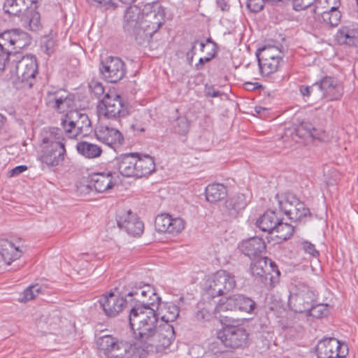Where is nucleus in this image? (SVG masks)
<instances>
[{"label": "nucleus", "instance_id": "60", "mask_svg": "<svg viewBox=\"0 0 358 358\" xmlns=\"http://www.w3.org/2000/svg\"><path fill=\"white\" fill-rule=\"evenodd\" d=\"M27 170V166L25 165L17 166L15 168L12 169L8 172V176L9 177L17 176Z\"/></svg>", "mask_w": 358, "mask_h": 358}, {"label": "nucleus", "instance_id": "57", "mask_svg": "<svg viewBox=\"0 0 358 358\" xmlns=\"http://www.w3.org/2000/svg\"><path fill=\"white\" fill-rule=\"evenodd\" d=\"M55 41L52 38H46L43 41V48L48 55H50L53 52Z\"/></svg>", "mask_w": 358, "mask_h": 358}, {"label": "nucleus", "instance_id": "35", "mask_svg": "<svg viewBox=\"0 0 358 358\" xmlns=\"http://www.w3.org/2000/svg\"><path fill=\"white\" fill-rule=\"evenodd\" d=\"M3 10L6 13L13 15L21 17L26 13L27 11V7H26L21 0H6L3 4Z\"/></svg>", "mask_w": 358, "mask_h": 358}, {"label": "nucleus", "instance_id": "40", "mask_svg": "<svg viewBox=\"0 0 358 358\" xmlns=\"http://www.w3.org/2000/svg\"><path fill=\"white\" fill-rule=\"evenodd\" d=\"M275 232V236L282 241L289 239L293 234L294 227L289 224L284 223L280 220L278 221L273 230Z\"/></svg>", "mask_w": 358, "mask_h": 358}, {"label": "nucleus", "instance_id": "27", "mask_svg": "<svg viewBox=\"0 0 358 358\" xmlns=\"http://www.w3.org/2000/svg\"><path fill=\"white\" fill-rule=\"evenodd\" d=\"M315 13V18L320 22H322L325 26L330 27H337L341 20V12L339 10L338 6L335 4L331 6L329 10L324 11L322 13H316V10L314 9Z\"/></svg>", "mask_w": 358, "mask_h": 358}, {"label": "nucleus", "instance_id": "30", "mask_svg": "<svg viewBox=\"0 0 358 358\" xmlns=\"http://www.w3.org/2000/svg\"><path fill=\"white\" fill-rule=\"evenodd\" d=\"M279 220L275 211L267 210L257 219L256 226L262 231L273 234V230Z\"/></svg>", "mask_w": 358, "mask_h": 358}, {"label": "nucleus", "instance_id": "32", "mask_svg": "<svg viewBox=\"0 0 358 358\" xmlns=\"http://www.w3.org/2000/svg\"><path fill=\"white\" fill-rule=\"evenodd\" d=\"M91 121L87 114L82 116L80 120L77 122L76 126L73 129L66 130L64 136L69 138H76L78 135L87 136L91 131Z\"/></svg>", "mask_w": 358, "mask_h": 358}, {"label": "nucleus", "instance_id": "51", "mask_svg": "<svg viewBox=\"0 0 358 358\" xmlns=\"http://www.w3.org/2000/svg\"><path fill=\"white\" fill-rule=\"evenodd\" d=\"M87 1L92 6L103 7L106 9L115 8L117 7V4L113 0H87Z\"/></svg>", "mask_w": 358, "mask_h": 358}, {"label": "nucleus", "instance_id": "58", "mask_svg": "<svg viewBox=\"0 0 358 358\" xmlns=\"http://www.w3.org/2000/svg\"><path fill=\"white\" fill-rule=\"evenodd\" d=\"M313 139H318L320 141H325L326 134L325 131L321 129H316L314 127V130H312L310 136Z\"/></svg>", "mask_w": 358, "mask_h": 358}, {"label": "nucleus", "instance_id": "7", "mask_svg": "<svg viewBox=\"0 0 358 358\" xmlns=\"http://www.w3.org/2000/svg\"><path fill=\"white\" fill-rule=\"evenodd\" d=\"M100 115L107 119L120 121L129 113V103L115 92L106 93L98 106Z\"/></svg>", "mask_w": 358, "mask_h": 358}, {"label": "nucleus", "instance_id": "39", "mask_svg": "<svg viewBox=\"0 0 358 358\" xmlns=\"http://www.w3.org/2000/svg\"><path fill=\"white\" fill-rule=\"evenodd\" d=\"M257 60H266L275 59V57H282L279 49L275 46H264L259 48L256 52Z\"/></svg>", "mask_w": 358, "mask_h": 358}, {"label": "nucleus", "instance_id": "24", "mask_svg": "<svg viewBox=\"0 0 358 358\" xmlns=\"http://www.w3.org/2000/svg\"><path fill=\"white\" fill-rule=\"evenodd\" d=\"M246 206L247 199L245 194H237L226 200L222 210V213L229 219L235 218Z\"/></svg>", "mask_w": 358, "mask_h": 358}, {"label": "nucleus", "instance_id": "17", "mask_svg": "<svg viewBox=\"0 0 358 358\" xmlns=\"http://www.w3.org/2000/svg\"><path fill=\"white\" fill-rule=\"evenodd\" d=\"M99 303L104 313L110 317L117 316L124 308L129 306V300L127 295L124 297L116 295L113 292L101 296Z\"/></svg>", "mask_w": 358, "mask_h": 358}, {"label": "nucleus", "instance_id": "55", "mask_svg": "<svg viewBox=\"0 0 358 358\" xmlns=\"http://www.w3.org/2000/svg\"><path fill=\"white\" fill-rule=\"evenodd\" d=\"M204 93L207 97H218L220 96L223 93L216 90L213 85H205Z\"/></svg>", "mask_w": 358, "mask_h": 358}, {"label": "nucleus", "instance_id": "38", "mask_svg": "<svg viewBox=\"0 0 358 358\" xmlns=\"http://www.w3.org/2000/svg\"><path fill=\"white\" fill-rule=\"evenodd\" d=\"M83 115H85V113H82L78 110H71L67 113L64 119H62L61 122V129L64 131V134L66 133V129H73L76 126L77 122L80 120Z\"/></svg>", "mask_w": 358, "mask_h": 358}, {"label": "nucleus", "instance_id": "23", "mask_svg": "<svg viewBox=\"0 0 358 358\" xmlns=\"http://www.w3.org/2000/svg\"><path fill=\"white\" fill-rule=\"evenodd\" d=\"M238 248L245 256L252 258L263 253L266 250V244L262 238L254 236L241 241Z\"/></svg>", "mask_w": 358, "mask_h": 358}, {"label": "nucleus", "instance_id": "46", "mask_svg": "<svg viewBox=\"0 0 358 358\" xmlns=\"http://www.w3.org/2000/svg\"><path fill=\"white\" fill-rule=\"evenodd\" d=\"M185 228L184 220L180 217H173V221L169 227L168 234H178L180 233Z\"/></svg>", "mask_w": 358, "mask_h": 358}, {"label": "nucleus", "instance_id": "22", "mask_svg": "<svg viewBox=\"0 0 358 358\" xmlns=\"http://www.w3.org/2000/svg\"><path fill=\"white\" fill-rule=\"evenodd\" d=\"M113 163L122 176L136 178V153L120 155L115 157Z\"/></svg>", "mask_w": 358, "mask_h": 358}, {"label": "nucleus", "instance_id": "25", "mask_svg": "<svg viewBox=\"0 0 358 358\" xmlns=\"http://www.w3.org/2000/svg\"><path fill=\"white\" fill-rule=\"evenodd\" d=\"M268 258L260 257L250 264L251 274L261 281L265 287L270 288L268 272Z\"/></svg>", "mask_w": 358, "mask_h": 358}, {"label": "nucleus", "instance_id": "48", "mask_svg": "<svg viewBox=\"0 0 358 358\" xmlns=\"http://www.w3.org/2000/svg\"><path fill=\"white\" fill-rule=\"evenodd\" d=\"M308 315L314 317H322L328 315L327 306L322 304H313L311 309L308 311Z\"/></svg>", "mask_w": 358, "mask_h": 358}, {"label": "nucleus", "instance_id": "43", "mask_svg": "<svg viewBox=\"0 0 358 358\" xmlns=\"http://www.w3.org/2000/svg\"><path fill=\"white\" fill-rule=\"evenodd\" d=\"M131 349V345L127 342L120 341L108 358H124Z\"/></svg>", "mask_w": 358, "mask_h": 358}, {"label": "nucleus", "instance_id": "54", "mask_svg": "<svg viewBox=\"0 0 358 358\" xmlns=\"http://www.w3.org/2000/svg\"><path fill=\"white\" fill-rule=\"evenodd\" d=\"M216 54V43H213V48L210 52H208L207 56L205 57H201L199 60V63L195 65L197 70L202 69L203 64L206 62H210L213 58L215 57Z\"/></svg>", "mask_w": 358, "mask_h": 358}, {"label": "nucleus", "instance_id": "59", "mask_svg": "<svg viewBox=\"0 0 358 358\" xmlns=\"http://www.w3.org/2000/svg\"><path fill=\"white\" fill-rule=\"evenodd\" d=\"M9 57L10 56L8 55L7 52L0 48V72H2L4 70Z\"/></svg>", "mask_w": 358, "mask_h": 358}, {"label": "nucleus", "instance_id": "14", "mask_svg": "<svg viewBox=\"0 0 358 358\" xmlns=\"http://www.w3.org/2000/svg\"><path fill=\"white\" fill-rule=\"evenodd\" d=\"M317 358H344L348 348L335 338H327L319 341L316 347Z\"/></svg>", "mask_w": 358, "mask_h": 358}, {"label": "nucleus", "instance_id": "19", "mask_svg": "<svg viewBox=\"0 0 358 358\" xmlns=\"http://www.w3.org/2000/svg\"><path fill=\"white\" fill-rule=\"evenodd\" d=\"M316 294L313 291L307 290L306 292L291 295L289 299V306L296 313H308L315 301Z\"/></svg>", "mask_w": 358, "mask_h": 358}, {"label": "nucleus", "instance_id": "8", "mask_svg": "<svg viewBox=\"0 0 358 358\" xmlns=\"http://www.w3.org/2000/svg\"><path fill=\"white\" fill-rule=\"evenodd\" d=\"M14 69L10 71L17 79L31 87L38 74V63L36 58L32 55L22 56L21 54L15 55V59L12 62Z\"/></svg>", "mask_w": 358, "mask_h": 358}, {"label": "nucleus", "instance_id": "44", "mask_svg": "<svg viewBox=\"0 0 358 358\" xmlns=\"http://www.w3.org/2000/svg\"><path fill=\"white\" fill-rule=\"evenodd\" d=\"M268 272H270L269 276V282L270 284V288H273L275 286V285L278 282V279L280 275V272L278 268L277 265L275 263L272 261L271 259L268 258Z\"/></svg>", "mask_w": 358, "mask_h": 358}, {"label": "nucleus", "instance_id": "26", "mask_svg": "<svg viewBox=\"0 0 358 358\" xmlns=\"http://www.w3.org/2000/svg\"><path fill=\"white\" fill-rule=\"evenodd\" d=\"M22 251L20 245H15L8 239L0 240V255L3 262L8 265L21 257Z\"/></svg>", "mask_w": 358, "mask_h": 358}, {"label": "nucleus", "instance_id": "11", "mask_svg": "<svg viewBox=\"0 0 358 358\" xmlns=\"http://www.w3.org/2000/svg\"><path fill=\"white\" fill-rule=\"evenodd\" d=\"M140 22L148 27V34H154L164 24L165 10L158 2L146 3L140 9Z\"/></svg>", "mask_w": 358, "mask_h": 358}, {"label": "nucleus", "instance_id": "37", "mask_svg": "<svg viewBox=\"0 0 358 358\" xmlns=\"http://www.w3.org/2000/svg\"><path fill=\"white\" fill-rule=\"evenodd\" d=\"M281 62L282 57H275V59H273L258 61L261 73L264 76H269L277 71Z\"/></svg>", "mask_w": 358, "mask_h": 358}, {"label": "nucleus", "instance_id": "3", "mask_svg": "<svg viewBox=\"0 0 358 358\" xmlns=\"http://www.w3.org/2000/svg\"><path fill=\"white\" fill-rule=\"evenodd\" d=\"M140 8L129 6L124 15L123 29L127 36L134 39L138 44L149 43L153 34H148V27L140 22Z\"/></svg>", "mask_w": 358, "mask_h": 358}, {"label": "nucleus", "instance_id": "9", "mask_svg": "<svg viewBox=\"0 0 358 358\" xmlns=\"http://www.w3.org/2000/svg\"><path fill=\"white\" fill-rule=\"evenodd\" d=\"M30 36L20 29H12L0 34V48L6 51L9 56L20 54V50L29 45Z\"/></svg>", "mask_w": 358, "mask_h": 358}, {"label": "nucleus", "instance_id": "56", "mask_svg": "<svg viewBox=\"0 0 358 358\" xmlns=\"http://www.w3.org/2000/svg\"><path fill=\"white\" fill-rule=\"evenodd\" d=\"M303 249L306 252L311 255L313 257L319 255V252L315 249V245L308 241L302 242Z\"/></svg>", "mask_w": 358, "mask_h": 358}, {"label": "nucleus", "instance_id": "10", "mask_svg": "<svg viewBox=\"0 0 358 358\" xmlns=\"http://www.w3.org/2000/svg\"><path fill=\"white\" fill-rule=\"evenodd\" d=\"M240 310L249 314H255L257 310L256 302L244 294H237L229 296L215 307L216 314H223L227 311Z\"/></svg>", "mask_w": 358, "mask_h": 358}, {"label": "nucleus", "instance_id": "21", "mask_svg": "<svg viewBox=\"0 0 358 358\" xmlns=\"http://www.w3.org/2000/svg\"><path fill=\"white\" fill-rule=\"evenodd\" d=\"M116 184L110 172L96 173L90 176L87 187L90 189L94 188L99 193L105 192L112 189Z\"/></svg>", "mask_w": 358, "mask_h": 358}, {"label": "nucleus", "instance_id": "29", "mask_svg": "<svg viewBox=\"0 0 358 358\" xmlns=\"http://www.w3.org/2000/svg\"><path fill=\"white\" fill-rule=\"evenodd\" d=\"M352 26H343L335 36L336 40L340 45H357L358 41V28Z\"/></svg>", "mask_w": 358, "mask_h": 358}, {"label": "nucleus", "instance_id": "49", "mask_svg": "<svg viewBox=\"0 0 358 358\" xmlns=\"http://www.w3.org/2000/svg\"><path fill=\"white\" fill-rule=\"evenodd\" d=\"M113 336L110 335H104L98 338L96 345L99 350L102 351L106 356L107 352L109 351V344L112 343Z\"/></svg>", "mask_w": 358, "mask_h": 358}, {"label": "nucleus", "instance_id": "33", "mask_svg": "<svg viewBox=\"0 0 358 358\" xmlns=\"http://www.w3.org/2000/svg\"><path fill=\"white\" fill-rule=\"evenodd\" d=\"M227 195V187L220 183L209 185L206 188V200L210 203H216Z\"/></svg>", "mask_w": 358, "mask_h": 358}, {"label": "nucleus", "instance_id": "52", "mask_svg": "<svg viewBox=\"0 0 358 358\" xmlns=\"http://www.w3.org/2000/svg\"><path fill=\"white\" fill-rule=\"evenodd\" d=\"M266 0H248L247 7L252 13L261 11L264 6Z\"/></svg>", "mask_w": 358, "mask_h": 358}, {"label": "nucleus", "instance_id": "2", "mask_svg": "<svg viewBox=\"0 0 358 358\" xmlns=\"http://www.w3.org/2000/svg\"><path fill=\"white\" fill-rule=\"evenodd\" d=\"M41 136L38 159L48 167L57 166L66 155L64 131L58 127L44 129Z\"/></svg>", "mask_w": 358, "mask_h": 358}, {"label": "nucleus", "instance_id": "5", "mask_svg": "<svg viewBox=\"0 0 358 358\" xmlns=\"http://www.w3.org/2000/svg\"><path fill=\"white\" fill-rule=\"evenodd\" d=\"M129 300L130 309L136 310H148L150 308L158 309L162 301L161 297L148 285L140 284L138 287L127 294Z\"/></svg>", "mask_w": 358, "mask_h": 358}, {"label": "nucleus", "instance_id": "16", "mask_svg": "<svg viewBox=\"0 0 358 358\" xmlns=\"http://www.w3.org/2000/svg\"><path fill=\"white\" fill-rule=\"evenodd\" d=\"M119 228L124 229L128 234L139 237L143 232L144 224L131 210L119 212L116 217Z\"/></svg>", "mask_w": 358, "mask_h": 358}, {"label": "nucleus", "instance_id": "34", "mask_svg": "<svg viewBox=\"0 0 358 358\" xmlns=\"http://www.w3.org/2000/svg\"><path fill=\"white\" fill-rule=\"evenodd\" d=\"M76 150L80 155L88 159L98 157L102 153V150L99 145L87 141L78 143Z\"/></svg>", "mask_w": 358, "mask_h": 358}, {"label": "nucleus", "instance_id": "61", "mask_svg": "<svg viewBox=\"0 0 358 358\" xmlns=\"http://www.w3.org/2000/svg\"><path fill=\"white\" fill-rule=\"evenodd\" d=\"M24 6L27 7V10L35 9L38 0H21Z\"/></svg>", "mask_w": 358, "mask_h": 358}, {"label": "nucleus", "instance_id": "18", "mask_svg": "<svg viewBox=\"0 0 358 358\" xmlns=\"http://www.w3.org/2000/svg\"><path fill=\"white\" fill-rule=\"evenodd\" d=\"M317 84L318 96L325 97L329 101L339 99L343 94L342 87L338 80L331 76H325Z\"/></svg>", "mask_w": 358, "mask_h": 358}, {"label": "nucleus", "instance_id": "64", "mask_svg": "<svg viewBox=\"0 0 358 358\" xmlns=\"http://www.w3.org/2000/svg\"><path fill=\"white\" fill-rule=\"evenodd\" d=\"M131 129L136 134H138L140 132H143L145 131V128L139 123L132 124L131 125Z\"/></svg>", "mask_w": 358, "mask_h": 358}, {"label": "nucleus", "instance_id": "31", "mask_svg": "<svg viewBox=\"0 0 358 358\" xmlns=\"http://www.w3.org/2000/svg\"><path fill=\"white\" fill-rule=\"evenodd\" d=\"M161 304L158 306L157 313L158 317L160 316L162 321L164 324H169V322L175 321L179 316V307L172 302H165L162 307Z\"/></svg>", "mask_w": 358, "mask_h": 358}, {"label": "nucleus", "instance_id": "12", "mask_svg": "<svg viewBox=\"0 0 358 358\" xmlns=\"http://www.w3.org/2000/svg\"><path fill=\"white\" fill-rule=\"evenodd\" d=\"M236 285L234 275L224 270H220L214 273L208 282L207 294L215 298L227 294Z\"/></svg>", "mask_w": 358, "mask_h": 358}, {"label": "nucleus", "instance_id": "45", "mask_svg": "<svg viewBox=\"0 0 358 358\" xmlns=\"http://www.w3.org/2000/svg\"><path fill=\"white\" fill-rule=\"evenodd\" d=\"M41 286L38 284L30 285L23 292V296L20 299L21 302H26L34 299L41 291Z\"/></svg>", "mask_w": 358, "mask_h": 358}, {"label": "nucleus", "instance_id": "20", "mask_svg": "<svg viewBox=\"0 0 358 358\" xmlns=\"http://www.w3.org/2000/svg\"><path fill=\"white\" fill-rule=\"evenodd\" d=\"M96 138L110 147L121 145L124 141L122 134L117 129L106 125H99L95 129Z\"/></svg>", "mask_w": 358, "mask_h": 358}, {"label": "nucleus", "instance_id": "42", "mask_svg": "<svg viewBox=\"0 0 358 358\" xmlns=\"http://www.w3.org/2000/svg\"><path fill=\"white\" fill-rule=\"evenodd\" d=\"M173 131L180 135H185L189 130V122L185 116H180L176 120L173 126Z\"/></svg>", "mask_w": 358, "mask_h": 358}, {"label": "nucleus", "instance_id": "15", "mask_svg": "<svg viewBox=\"0 0 358 358\" xmlns=\"http://www.w3.org/2000/svg\"><path fill=\"white\" fill-rule=\"evenodd\" d=\"M46 105L58 113H65L73 108L74 97L66 90L59 89L47 93L45 98Z\"/></svg>", "mask_w": 358, "mask_h": 358}, {"label": "nucleus", "instance_id": "36", "mask_svg": "<svg viewBox=\"0 0 358 358\" xmlns=\"http://www.w3.org/2000/svg\"><path fill=\"white\" fill-rule=\"evenodd\" d=\"M22 21L31 31H38L41 27L40 13L34 9L29 10L22 16Z\"/></svg>", "mask_w": 358, "mask_h": 358}, {"label": "nucleus", "instance_id": "6", "mask_svg": "<svg viewBox=\"0 0 358 358\" xmlns=\"http://www.w3.org/2000/svg\"><path fill=\"white\" fill-rule=\"evenodd\" d=\"M275 199L277 200L280 210L289 220L294 222H301L307 217H311L309 208L295 195L289 193L276 194Z\"/></svg>", "mask_w": 358, "mask_h": 358}, {"label": "nucleus", "instance_id": "63", "mask_svg": "<svg viewBox=\"0 0 358 358\" xmlns=\"http://www.w3.org/2000/svg\"><path fill=\"white\" fill-rule=\"evenodd\" d=\"M217 6L222 10L227 11L229 10V5L225 0H216Z\"/></svg>", "mask_w": 358, "mask_h": 358}, {"label": "nucleus", "instance_id": "41", "mask_svg": "<svg viewBox=\"0 0 358 358\" xmlns=\"http://www.w3.org/2000/svg\"><path fill=\"white\" fill-rule=\"evenodd\" d=\"M173 221V217L169 214H161L157 216L155 221V229L161 233H167L169 224Z\"/></svg>", "mask_w": 358, "mask_h": 358}, {"label": "nucleus", "instance_id": "47", "mask_svg": "<svg viewBox=\"0 0 358 358\" xmlns=\"http://www.w3.org/2000/svg\"><path fill=\"white\" fill-rule=\"evenodd\" d=\"M314 127L311 122H303L296 129V134L301 138L310 137Z\"/></svg>", "mask_w": 358, "mask_h": 358}, {"label": "nucleus", "instance_id": "4", "mask_svg": "<svg viewBox=\"0 0 358 358\" xmlns=\"http://www.w3.org/2000/svg\"><path fill=\"white\" fill-rule=\"evenodd\" d=\"M222 323L225 324L222 330L217 333V338L226 346L238 348L245 346L248 343V334L243 327L232 325L234 320L224 314L219 315Z\"/></svg>", "mask_w": 358, "mask_h": 358}, {"label": "nucleus", "instance_id": "53", "mask_svg": "<svg viewBox=\"0 0 358 358\" xmlns=\"http://www.w3.org/2000/svg\"><path fill=\"white\" fill-rule=\"evenodd\" d=\"M299 91L303 96H310L311 95L318 96L319 94L317 83L313 84L312 85H301L299 87Z\"/></svg>", "mask_w": 358, "mask_h": 358}, {"label": "nucleus", "instance_id": "62", "mask_svg": "<svg viewBox=\"0 0 358 358\" xmlns=\"http://www.w3.org/2000/svg\"><path fill=\"white\" fill-rule=\"evenodd\" d=\"M119 343H120V341L116 338L113 337L112 343L109 344V346H108L109 351L107 352V355H106V356L108 357H110V355L113 353V352L115 349L116 344H118Z\"/></svg>", "mask_w": 358, "mask_h": 358}, {"label": "nucleus", "instance_id": "28", "mask_svg": "<svg viewBox=\"0 0 358 358\" xmlns=\"http://www.w3.org/2000/svg\"><path fill=\"white\" fill-rule=\"evenodd\" d=\"M136 178L149 176L155 170V163L153 157L148 155L141 156L136 153Z\"/></svg>", "mask_w": 358, "mask_h": 358}, {"label": "nucleus", "instance_id": "1", "mask_svg": "<svg viewBox=\"0 0 358 358\" xmlns=\"http://www.w3.org/2000/svg\"><path fill=\"white\" fill-rule=\"evenodd\" d=\"M158 309L136 310L130 309L129 324L138 348L148 353L162 351L170 346L175 338L170 324L158 325Z\"/></svg>", "mask_w": 358, "mask_h": 358}, {"label": "nucleus", "instance_id": "13", "mask_svg": "<svg viewBox=\"0 0 358 358\" xmlns=\"http://www.w3.org/2000/svg\"><path fill=\"white\" fill-rule=\"evenodd\" d=\"M99 72L106 82L116 83L125 76L127 69L124 62L120 57L108 56L101 60Z\"/></svg>", "mask_w": 358, "mask_h": 358}, {"label": "nucleus", "instance_id": "50", "mask_svg": "<svg viewBox=\"0 0 358 358\" xmlns=\"http://www.w3.org/2000/svg\"><path fill=\"white\" fill-rule=\"evenodd\" d=\"M89 88L97 99H99L105 92L103 84L96 80H92L89 83Z\"/></svg>", "mask_w": 358, "mask_h": 358}]
</instances>
